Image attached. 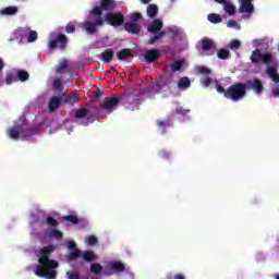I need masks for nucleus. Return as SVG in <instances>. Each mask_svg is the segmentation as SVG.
I'll return each mask as SVG.
<instances>
[{"instance_id": "3c124183", "label": "nucleus", "mask_w": 279, "mask_h": 279, "mask_svg": "<svg viewBox=\"0 0 279 279\" xmlns=\"http://www.w3.org/2000/svg\"><path fill=\"white\" fill-rule=\"evenodd\" d=\"M189 112H191V110L189 109H184L182 107H180L179 109H177V114H189Z\"/></svg>"}, {"instance_id": "5fc2aeb1", "label": "nucleus", "mask_w": 279, "mask_h": 279, "mask_svg": "<svg viewBox=\"0 0 279 279\" xmlns=\"http://www.w3.org/2000/svg\"><path fill=\"white\" fill-rule=\"evenodd\" d=\"M169 34H173V36H180V29L168 28Z\"/></svg>"}, {"instance_id": "473e14b6", "label": "nucleus", "mask_w": 279, "mask_h": 279, "mask_svg": "<svg viewBox=\"0 0 279 279\" xmlns=\"http://www.w3.org/2000/svg\"><path fill=\"white\" fill-rule=\"evenodd\" d=\"M49 236H50V239H57V241H60V240H62L63 234H62V231H60L58 229H52L49 232Z\"/></svg>"}, {"instance_id": "39448f33", "label": "nucleus", "mask_w": 279, "mask_h": 279, "mask_svg": "<svg viewBox=\"0 0 279 279\" xmlns=\"http://www.w3.org/2000/svg\"><path fill=\"white\" fill-rule=\"evenodd\" d=\"M117 8V1L116 0H100V4L94 7L89 14L92 16H101L105 12H112Z\"/></svg>"}, {"instance_id": "4c0bfd02", "label": "nucleus", "mask_w": 279, "mask_h": 279, "mask_svg": "<svg viewBox=\"0 0 279 279\" xmlns=\"http://www.w3.org/2000/svg\"><path fill=\"white\" fill-rule=\"evenodd\" d=\"M87 114H88V109L81 108V109L76 110L74 117H75V119H84V117H86Z\"/></svg>"}, {"instance_id": "a878e982", "label": "nucleus", "mask_w": 279, "mask_h": 279, "mask_svg": "<svg viewBox=\"0 0 279 279\" xmlns=\"http://www.w3.org/2000/svg\"><path fill=\"white\" fill-rule=\"evenodd\" d=\"M214 45L215 44L213 43L211 39L204 38L202 40V49H203V51H210L213 49Z\"/></svg>"}, {"instance_id": "4be33fe9", "label": "nucleus", "mask_w": 279, "mask_h": 279, "mask_svg": "<svg viewBox=\"0 0 279 279\" xmlns=\"http://www.w3.org/2000/svg\"><path fill=\"white\" fill-rule=\"evenodd\" d=\"M223 10L227 12V14H230L232 16L236 12V7L230 2V0H227L223 4Z\"/></svg>"}, {"instance_id": "37998d69", "label": "nucleus", "mask_w": 279, "mask_h": 279, "mask_svg": "<svg viewBox=\"0 0 279 279\" xmlns=\"http://www.w3.org/2000/svg\"><path fill=\"white\" fill-rule=\"evenodd\" d=\"M52 89L62 90V81L60 78H56L52 84Z\"/></svg>"}, {"instance_id": "f8f14e48", "label": "nucleus", "mask_w": 279, "mask_h": 279, "mask_svg": "<svg viewBox=\"0 0 279 279\" xmlns=\"http://www.w3.org/2000/svg\"><path fill=\"white\" fill-rule=\"evenodd\" d=\"M145 61L147 64H151L160 58V51L158 49H151L144 53Z\"/></svg>"}, {"instance_id": "58836bf2", "label": "nucleus", "mask_w": 279, "mask_h": 279, "mask_svg": "<svg viewBox=\"0 0 279 279\" xmlns=\"http://www.w3.org/2000/svg\"><path fill=\"white\" fill-rule=\"evenodd\" d=\"M16 12H19V8L16 7H8L2 10V14H8L10 16H12L13 14H16Z\"/></svg>"}, {"instance_id": "6e6552de", "label": "nucleus", "mask_w": 279, "mask_h": 279, "mask_svg": "<svg viewBox=\"0 0 279 279\" xmlns=\"http://www.w3.org/2000/svg\"><path fill=\"white\" fill-rule=\"evenodd\" d=\"M118 106H119V98L105 97L104 101L100 102V110H102L105 114H110L114 110V108H117Z\"/></svg>"}, {"instance_id": "c756f323", "label": "nucleus", "mask_w": 279, "mask_h": 279, "mask_svg": "<svg viewBox=\"0 0 279 279\" xmlns=\"http://www.w3.org/2000/svg\"><path fill=\"white\" fill-rule=\"evenodd\" d=\"M209 23H213L214 25H217L218 23H221V15L217 13H211L207 16Z\"/></svg>"}, {"instance_id": "4468645a", "label": "nucleus", "mask_w": 279, "mask_h": 279, "mask_svg": "<svg viewBox=\"0 0 279 279\" xmlns=\"http://www.w3.org/2000/svg\"><path fill=\"white\" fill-rule=\"evenodd\" d=\"M124 29L129 34L138 35L141 34V25L135 22H126L124 23Z\"/></svg>"}, {"instance_id": "e2e57ef3", "label": "nucleus", "mask_w": 279, "mask_h": 279, "mask_svg": "<svg viewBox=\"0 0 279 279\" xmlns=\"http://www.w3.org/2000/svg\"><path fill=\"white\" fill-rule=\"evenodd\" d=\"M275 279H279V274H276V275H275Z\"/></svg>"}, {"instance_id": "052dcab7", "label": "nucleus", "mask_w": 279, "mask_h": 279, "mask_svg": "<svg viewBox=\"0 0 279 279\" xmlns=\"http://www.w3.org/2000/svg\"><path fill=\"white\" fill-rule=\"evenodd\" d=\"M142 3H144V5H147V3H151V0H141Z\"/></svg>"}, {"instance_id": "f3484780", "label": "nucleus", "mask_w": 279, "mask_h": 279, "mask_svg": "<svg viewBox=\"0 0 279 279\" xmlns=\"http://www.w3.org/2000/svg\"><path fill=\"white\" fill-rule=\"evenodd\" d=\"M21 132H23V126L15 125L8 130V134L10 138H13V141H16L21 136Z\"/></svg>"}, {"instance_id": "bb28decb", "label": "nucleus", "mask_w": 279, "mask_h": 279, "mask_svg": "<svg viewBox=\"0 0 279 279\" xmlns=\"http://www.w3.org/2000/svg\"><path fill=\"white\" fill-rule=\"evenodd\" d=\"M217 57L219 60H228V58H230V50L221 48L217 51Z\"/></svg>"}, {"instance_id": "393cba45", "label": "nucleus", "mask_w": 279, "mask_h": 279, "mask_svg": "<svg viewBox=\"0 0 279 279\" xmlns=\"http://www.w3.org/2000/svg\"><path fill=\"white\" fill-rule=\"evenodd\" d=\"M81 256H82V251L75 250L69 253V255H66V260L68 263H71L73 260H77V258H80Z\"/></svg>"}, {"instance_id": "de8ad7c7", "label": "nucleus", "mask_w": 279, "mask_h": 279, "mask_svg": "<svg viewBox=\"0 0 279 279\" xmlns=\"http://www.w3.org/2000/svg\"><path fill=\"white\" fill-rule=\"evenodd\" d=\"M66 277L68 279H80V274L68 271Z\"/></svg>"}, {"instance_id": "f257e3e1", "label": "nucleus", "mask_w": 279, "mask_h": 279, "mask_svg": "<svg viewBox=\"0 0 279 279\" xmlns=\"http://www.w3.org/2000/svg\"><path fill=\"white\" fill-rule=\"evenodd\" d=\"M53 252H56V246L53 245L44 246L40 250L38 265L34 268L35 276L47 279L58 278V271L56 269L60 267V264L56 259L49 258Z\"/></svg>"}, {"instance_id": "6ab92c4d", "label": "nucleus", "mask_w": 279, "mask_h": 279, "mask_svg": "<svg viewBox=\"0 0 279 279\" xmlns=\"http://www.w3.org/2000/svg\"><path fill=\"white\" fill-rule=\"evenodd\" d=\"M178 88L180 90H186V88H191V78L189 76H183L178 81Z\"/></svg>"}, {"instance_id": "c03bdc74", "label": "nucleus", "mask_w": 279, "mask_h": 279, "mask_svg": "<svg viewBox=\"0 0 279 279\" xmlns=\"http://www.w3.org/2000/svg\"><path fill=\"white\" fill-rule=\"evenodd\" d=\"M65 32L66 34H75V25H73L72 23H69L65 26Z\"/></svg>"}, {"instance_id": "9d476101", "label": "nucleus", "mask_w": 279, "mask_h": 279, "mask_svg": "<svg viewBox=\"0 0 279 279\" xmlns=\"http://www.w3.org/2000/svg\"><path fill=\"white\" fill-rule=\"evenodd\" d=\"M246 90H254L256 95H260L265 87L263 86V82L258 78L248 80L244 83Z\"/></svg>"}, {"instance_id": "b1692460", "label": "nucleus", "mask_w": 279, "mask_h": 279, "mask_svg": "<svg viewBox=\"0 0 279 279\" xmlns=\"http://www.w3.org/2000/svg\"><path fill=\"white\" fill-rule=\"evenodd\" d=\"M82 256L86 263H93V260H97V255H95V252L93 251H85Z\"/></svg>"}, {"instance_id": "a19ab883", "label": "nucleus", "mask_w": 279, "mask_h": 279, "mask_svg": "<svg viewBox=\"0 0 279 279\" xmlns=\"http://www.w3.org/2000/svg\"><path fill=\"white\" fill-rule=\"evenodd\" d=\"M27 40H28V43H36V40H38V33L36 31H32L28 34Z\"/></svg>"}, {"instance_id": "a211bd4d", "label": "nucleus", "mask_w": 279, "mask_h": 279, "mask_svg": "<svg viewBox=\"0 0 279 279\" xmlns=\"http://www.w3.org/2000/svg\"><path fill=\"white\" fill-rule=\"evenodd\" d=\"M117 57L118 60H128L130 58H134V56H132V49L130 48H124L120 50L119 52H117Z\"/></svg>"}, {"instance_id": "2f4dec72", "label": "nucleus", "mask_w": 279, "mask_h": 279, "mask_svg": "<svg viewBox=\"0 0 279 279\" xmlns=\"http://www.w3.org/2000/svg\"><path fill=\"white\" fill-rule=\"evenodd\" d=\"M62 219L63 221H69L73 226H77V223H80V218H77V216L66 215V216H63Z\"/></svg>"}, {"instance_id": "6e6d98bb", "label": "nucleus", "mask_w": 279, "mask_h": 279, "mask_svg": "<svg viewBox=\"0 0 279 279\" xmlns=\"http://www.w3.org/2000/svg\"><path fill=\"white\" fill-rule=\"evenodd\" d=\"M236 25H239V24H238L236 21H234V20H230V21L227 23V27H236Z\"/></svg>"}, {"instance_id": "864d4df0", "label": "nucleus", "mask_w": 279, "mask_h": 279, "mask_svg": "<svg viewBox=\"0 0 279 279\" xmlns=\"http://www.w3.org/2000/svg\"><path fill=\"white\" fill-rule=\"evenodd\" d=\"M68 248H70L71 252H75V250H77V244H75V242H69Z\"/></svg>"}, {"instance_id": "ea45409f", "label": "nucleus", "mask_w": 279, "mask_h": 279, "mask_svg": "<svg viewBox=\"0 0 279 279\" xmlns=\"http://www.w3.org/2000/svg\"><path fill=\"white\" fill-rule=\"evenodd\" d=\"M131 23H138V21L143 20V14L140 12H133L130 15Z\"/></svg>"}, {"instance_id": "423d86ee", "label": "nucleus", "mask_w": 279, "mask_h": 279, "mask_svg": "<svg viewBox=\"0 0 279 279\" xmlns=\"http://www.w3.org/2000/svg\"><path fill=\"white\" fill-rule=\"evenodd\" d=\"M105 23L111 25V27H121V25L125 24V15L121 12H108L104 19Z\"/></svg>"}, {"instance_id": "7ed1b4c3", "label": "nucleus", "mask_w": 279, "mask_h": 279, "mask_svg": "<svg viewBox=\"0 0 279 279\" xmlns=\"http://www.w3.org/2000/svg\"><path fill=\"white\" fill-rule=\"evenodd\" d=\"M247 95L245 83H234L227 88V93H225L226 99H230L231 101H241Z\"/></svg>"}, {"instance_id": "c85d7f7f", "label": "nucleus", "mask_w": 279, "mask_h": 279, "mask_svg": "<svg viewBox=\"0 0 279 279\" xmlns=\"http://www.w3.org/2000/svg\"><path fill=\"white\" fill-rule=\"evenodd\" d=\"M16 75L20 82H27V80H29V73L25 70H17Z\"/></svg>"}, {"instance_id": "0eeeda50", "label": "nucleus", "mask_w": 279, "mask_h": 279, "mask_svg": "<svg viewBox=\"0 0 279 279\" xmlns=\"http://www.w3.org/2000/svg\"><path fill=\"white\" fill-rule=\"evenodd\" d=\"M69 43V37L64 34H59L54 39H51L48 44L50 51L53 49H60V51H64L66 49V45Z\"/></svg>"}, {"instance_id": "603ef678", "label": "nucleus", "mask_w": 279, "mask_h": 279, "mask_svg": "<svg viewBox=\"0 0 279 279\" xmlns=\"http://www.w3.org/2000/svg\"><path fill=\"white\" fill-rule=\"evenodd\" d=\"M13 82H16V78H14V75L7 74V84H12Z\"/></svg>"}, {"instance_id": "f704fd0d", "label": "nucleus", "mask_w": 279, "mask_h": 279, "mask_svg": "<svg viewBox=\"0 0 279 279\" xmlns=\"http://www.w3.org/2000/svg\"><path fill=\"white\" fill-rule=\"evenodd\" d=\"M85 243H87V245L94 246L99 243V240L95 235H87L85 238Z\"/></svg>"}, {"instance_id": "aec40b11", "label": "nucleus", "mask_w": 279, "mask_h": 279, "mask_svg": "<svg viewBox=\"0 0 279 279\" xmlns=\"http://www.w3.org/2000/svg\"><path fill=\"white\" fill-rule=\"evenodd\" d=\"M61 102L63 104H71L72 101H80V98H77V94L66 95V93H63L60 97Z\"/></svg>"}, {"instance_id": "9b49d317", "label": "nucleus", "mask_w": 279, "mask_h": 279, "mask_svg": "<svg viewBox=\"0 0 279 279\" xmlns=\"http://www.w3.org/2000/svg\"><path fill=\"white\" fill-rule=\"evenodd\" d=\"M252 1L253 0H242L239 13L248 14V16H252V14H254V4L252 3Z\"/></svg>"}, {"instance_id": "0e129e2a", "label": "nucleus", "mask_w": 279, "mask_h": 279, "mask_svg": "<svg viewBox=\"0 0 279 279\" xmlns=\"http://www.w3.org/2000/svg\"><path fill=\"white\" fill-rule=\"evenodd\" d=\"M25 136H32V134L31 133H26Z\"/></svg>"}, {"instance_id": "cd10ccee", "label": "nucleus", "mask_w": 279, "mask_h": 279, "mask_svg": "<svg viewBox=\"0 0 279 279\" xmlns=\"http://www.w3.org/2000/svg\"><path fill=\"white\" fill-rule=\"evenodd\" d=\"M90 271L95 276H99V274H101V271H104V266H101V264H99V263L92 264Z\"/></svg>"}, {"instance_id": "13d9d810", "label": "nucleus", "mask_w": 279, "mask_h": 279, "mask_svg": "<svg viewBox=\"0 0 279 279\" xmlns=\"http://www.w3.org/2000/svg\"><path fill=\"white\" fill-rule=\"evenodd\" d=\"M174 279H186V277H184L182 274H177L174 275Z\"/></svg>"}, {"instance_id": "dca6fc26", "label": "nucleus", "mask_w": 279, "mask_h": 279, "mask_svg": "<svg viewBox=\"0 0 279 279\" xmlns=\"http://www.w3.org/2000/svg\"><path fill=\"white\" fill-rule=\"evenodd\" d=\"M100 60H102L105 64H110V62L114 60V51H112L110 48L106 49L102 53H100Z\"/></svg>"}, {"instance_id": "1a4fd4ad", "label": "nucleus", "mask_w": 279, "mask_h": 279, "mask_svg": "<svg viewBox=\"0 0 279 279\" xmlns=\"http://www.w3.org/2000/svg\"><path fill=\"white\" fill-rule=\"evenodd\" d=\"M83 27L85 32H87L90 35L97 34V27H104V17L98 16V19L94 21H85L83 23Z\"/></svg>"}, {"instance_id": "bf43d9fd", "label": "nucleus", "mask_w": 279, "mask_h": 279, "mask_svg": "<svg viewBox=\"0 0 279 279\" xmlns=\"http://www.w3.org/2000/svg\"><path fill=\"white\" fill-rule=\"evenodd\" d=\"M216 3H219L220 5H223L228 0H214Z\"/></svg>"}, {"instance_id": "49530a36", "label": "nucleus", "mask_w": 279, "mask_h": 279, "mask_svg": "<svg viewBox=\"0 0 279 279\" xmlns=\"http://www.w3.org/2000/svg\"><path fill=\"white\" fill-rule=\"evenodd\" d=\"M216 89L218 93H220V95H223V97H226L228 89L223 88V86H221V84H216Z\"/></svg>"}, {"instance_id": "680f3d73", "label": "nucleus", "mask_w": 279, "mask_h": 279, "mask_svg": "<svg viewBox=\"0 0 279 279\" xmlns=\"http://www.w3.org/2000/svg\"><path fill=\"white\" fill-rule=\"evenodd\" d=\"M3 71V60L0 59V73Z\"/></svg>"}, {"instance_id": "e433bc0d", "label": "nucleus", "mask_w": 279, "mask_h": 279, "mask_svg": "<svg viewBox=\"0 0 279 279\" xmlns=\"http://www.w3.org/2000/svg\"><path fill=\"white\" fill-rule=\"evenodd\" d=\"M46 226H49L50 228H58V226H60V222H58V220H56V218L53 217H47Z\"/></svg>"}, {"instance_id": "5701e85b", "label": "nucleus", "mask_w": 279, "mask_h": 279, "mask_svg": "<svg viewBox=\"0 0 279 279\" xmlns=\"http://www.w3.org/2000/svg\"><path fill=\"white\" fill-rule=\"evenodd\" d=\"M184 60H177L172 64H170V69L172 73H175L178 71H184Z\"/></svg>"}, {"instance_id": "ddd939ff", "label": "nucleus", "mask_w": 279, "mask_h": 279, "mask_svg": "<svg viewBox=\"0 0 279 279\" xmlns=\"http://www.w3.org/2000/svg\"><path fill=\"white\" fill-rule=\"evenodd\" d=\"M109 269H111L112 272H108L107 276H112V274H121L125 271V264L121 262H111L109 263Z\"/></svg>"}, {"instance_id": "8fccbe9b", "label": "nucleus", "mask_w": 279, "mask_h": 279, "mask_svg": "<svg viewBox=\"0 0 279 279\" xmlns=\"http://www.w3.org/2000/svg\"><path fill=\"white\" fill-rule=\"evenodd\" d=\"M64 69H66V61L62 62L57 69V73H64Z\"/></svg>"}, {"instance_id": "20e7f679", "label": "nucleus", "mask_w": 279, "mask_h": 279, "mask_svg": "<svg viewBox=\"0 0 279 279\" xmlns=\"http://www.w3.org/2000/svg\"><path fill=\"white\" fill-rule=\"evenodd\" d=\"M147 32L150 34H154L153 37L149 39V45H156L158 40H161L163 36H166V32L162 31V21L160 20H154L150 25L147 27Z\"/></svg>"}, {"instance_id": "412c9836", "label": "nucleus", "mask_w": 279, "mask_h": 279, "mask_svg": "<svg viewBox=\"0 0 279 279\" xmlns=\"http://www.w3.org/2000/svg\"><path fill=\"white\" fill-rule=\"evenodd\" d=\"M146 14L149 19H156V16H158V5L148 4L146 9Z\"/></svg>"}, {"instance_id": "72a5a7b5", "label": "nucleus", "mask_w": 279, "mask_h": 279, "mask_svg": "<svg viewBox=\"0 0 279 279\" xmlns=\"http://www.w3.org/2000/svg\"><path fill=\"white\" fill-rule=\"evenodd\" d=\"M173 82V80L169 78V77H162L161 80L158 81L157 86L158 88H165L167 86H169V84H171Z\"/></svg>"}, {"instance_id": "79ce46f5", "label": "nucleus", "mask_w": 279, "mask_h": 279, "mask_svg": "<svg viewBox=\"0 0 279 279\" xmlns=\"http://www.w3.org/2000/svg\"><path fill=\"white\" fill-rule=\"evenodd\" d=\"M241 41L239 39L231 40L229 44V49H240Z\"/></svg>"}, {"instance_id": "09e8293b", "label": "nucleus", "mask_w": 279, "mask_h": 279, "mask_svg": "<svg viewBox=\"0 0 279 279\" xmlns=\"http://www.w3.org/2000/svg\"><path fill=\"white\" fill-rule=\"evenodd\" d=\"M171 156V153L167 151V150H160L159 151V157L160 158H163V159H167Z\"/></svg>"}, {"instance_id": "a18cd8bd", "label": "nucleus", "mask_w": 279, "mask_h": 279, "mask_svg": "<svg viewBox=\"0 0 279 279\" xmlns=\"http://www.w3.org/2000/svg\"><path fill=\"white\" fill-rule=\"evenodd\" d=\"M202 84L205 86V88H208L213 84V78L210 76H207L202 80Z\"/></svg>"}, {"instance_id": "7c9ffc66", "label": "nucleus", "mask_w": 279, "mask_h": 279, "mask_svg": "<svg viewBox=\"0 0 279 279\" xmlns=\"http://www.w3.org/2000/svg\"><path fill=\"white\" fill-rule=\"evenodd\" d=\"M196 72L199 75H204L205 77H210V74L213 73L210 71V69L206 68V66H196Z\"/></svg>"}, {"instance_id": "f03ea898", "label": "nucleus", "mask_w": 279, "mask_h": 279, "mask_svg": "<svg viewBox=\"0 0 279 279\" xmlns=\"http://www.w3.org/2000/svg\"><path fill=\"white\" fill-rule=\"evenodd\" d=\"M250 60L253 64H265L267 66L265 70L266 75H268V77H270V80L275 82V84H279L278 68L270 66V64H274L276 62L271 52L263 53L259 49H255L252 52Z\"/></svg>"}, {"instance_id": "4d7b16f0", "label": "nucleus", "mask_w": 279, "mask_h": 279, "mask_svg": "<svg viewBox=\"0 0 279 279\" xmlns=\"http://www.w3.org/2000/svg\"><path fill=\"white\" fill-rule=\"evenodd\" d=\"M101 95H104V92H101V89L96 90L95 97H96L97 99H99V97H101Z\"/></svg>"}, {"instance_id": "c9c22d12", "label": "nucleus", "mask_w": 279, "mask_h": 279, "mask_svg": "<svg viewBox=\"0 0 279 279\" xmlns=\"http://www.w3.org/2000/svg\"><path fill=\"white\" fill-rule=\"evenodd\" d=\"M171 125L169 123V120L162 121V120H157V126L159 130H162V134H165L167 131L165 129L169 128Z\"/></svg>"}, {"instance_id": "2eb2a0df", "label": "nucleus", "mask_w": 279, "mask_h": 279, "mask_svg": "<svg viewBox=\"0 0 279 279\" xmlns=\"http://www.w3.org/2000/svg\"><path fill=\"white\" fill-rule=\"evenodd\" d=\"M60 106H62V98L54 96V97L50 98V100L48 102V110L50 112H56V110H58L60 108Z\"/></svg>"}]
</instances>
